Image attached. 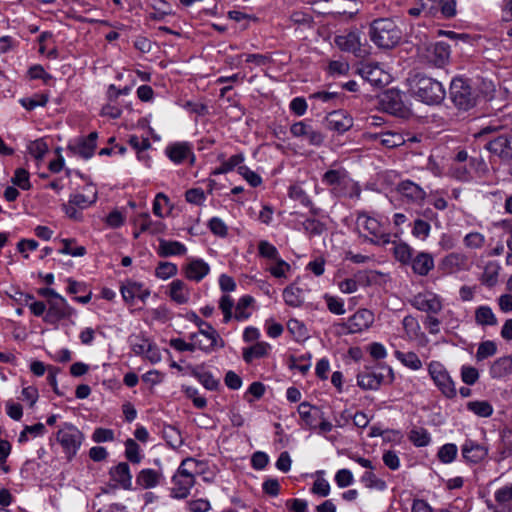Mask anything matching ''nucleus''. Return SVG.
<instances>
[{
  "label": "nucleus",
  "instance_id": "1",
  "mask_svg": "<svg viewBox=\"0 0 512 512\" xmlns=\"http://www.w3.org/2000/svg\"><path fill=\"white\" fill-rule=\"evenodd\" d=\"M410 91L417 100L427 105L440 104L446 95L441 82L421 73L415 74L410 79Z\"/></svg>",
  "mask_w": 512,
  "mask_h": 512
},
{
  "label": "nucleus",
  "instance_id": "2",
  "mask_svg": "<svg viewBox=\"0 0 512 512\" xmlns=\"http://www.w3.org/2000/svg\"><path fill=\"white\" fill-rule=\"evenodd\" d=\"M356 225L363 241L377 246H386L391 243V233L387 230V223L370 216L366 211L357 213Z\"/></svg>",
  "mask_w": 512,
  "mask_h": 512
},
{
  "label": "nucleus",
  "instance_id": "3",
  "mask_svg": "<svg viewBox=\"0 0 512 512\" xmlns=\"http://www.w3.org/2000/svg\"><path fill=\"white\" fill-rule=\"evenodd\" d=\"M258 255L264 260V269L273 278L287 280L291 277L293 269L290 263L284 260L277 247L267 240H260L257 245Z\"/></svg>",
  "mask_w": 512,
  "mask_h": 512
},
{
  "label": "nucleus",
  "instance_id": "4",
  "mask_svg": "<svg viewBox=\"0 0 512 512\" xmlns=\"http://www.w3.org/2000/svg\"><path fill=\"white\" fill-rule=\"evenodd\" d=\"M370 40L381 49H392L402 39V31L391 18H377L369 25Z\"/></svg>",
  "mask_w": 512,
  "mask_h": 512
},
{
  "label": "nucleus",
  "instance_id": "5",
  "mask_svg": "<svg viewBox=\"0 0 512 512\" xmlns=\"http://www.w3.org/2000/svg\"><path fill=\"white\" fill-rule=\"evenodd\" d=\"M449 97L458 110L469 111L476 106L479 94L472 79L458 75L451 80Z\"/></svg>",
  "mask_w": 512,
  "mask_h": 512
},
{
  "label": "nucleus",
  "instance_id": "6",
  "mask_svg": "<svg viewBox=\"0 0 512 512\" xmlns=\"http://www.w3.org/2000/svg\"><path fill=\"white\" fill-rule=\"evenodd\" d=\"M475 137L480 141H486L484 147L499 158L507 160L512 158V133H497L496 128L486 126L480 129Z\"/></svg>",
  "mask_w": 512,
  "mask_h": 512
},
{
  "label": "nucleus",
  "instance_id": "7",
  "mask_svg": "<svg viewBox=\"0 0 512 512\" xmlns=\"http://www.w3.org/2000/svg\"><path fill=\"white\" fill-rule=\"evenodd\" d=\"M198 462L193 458L184 459L172 477L170 496L174 499H185L195 484Z\"/></svg>",
  "mask_w": 512,
  "mask_h": 512
},
{
  "label": "nucleus",
  "instance_id": "8",
  "mask_svg": "<svg viewBox=\"0 0 512 512\" xmlns=\"http://www.w3.org/2000/svg\"><path fill=\"white\" fill-rule=\"evenodd\" d=\"M406 95L397 89H388L379 96L380 110L392 116L408 119L412 115L409 105L405 102Z\"/></svg>",
  "mask_w": 512,
  "mask_h": 512
},
{
  "label": "nucleus",
  "instance_id": "9",
  "mask_svg": "<svg viewBox=\"0 0 512 512\" xmlns=\"http://www.w3.org/2000/svg\"><path fill=\"white\" fill-rule=\"evenodd\" d=\"M399 200L403 205L422 208L428 199V193L424 188L411 179L400 180L395 187Z\"/></svg>",
  "mask_w": 512,
  "mask_h": 512
},
{
  "label": "nucleus",
  "instance_id": "10",
  "mask_svg": "<svg viewBox=\"0 0 512 512\" xmlns=\"http://www.w3.org/2000/svg\"><path fill=\"white\" fill-rule=\"evenodd\" d=\"M56 439L61 445L66 458L71 460L79 451L84 435L75 425L64 423L57 431Z\"/></svg>",
  "mask_w": 512,
  "mask_h": 512
},
{
  "label": "nucleus",
  "instance_id": "11",
  "mask_svg": "<svg viewBox=\"0 0 512 512\" xmlns=\"http://www.w3.org/2000/svg\"><path fill=\"white\" fill-rule=\"evenodd\" d=\"M428 373L435 386L448 399H453L457 395L455 383L445 366L439 361H431L428 364Z\"/></svg>",
  "mask_w": 512,
  "mask_h": 512
},
{
  "label": "nucleus",
  "instance_id": "12",
  "mask_svg": "<svg viewBox=\"0 0 512 512\" xmlns=\"http://www.w3.org/2000/svg\"><path fill=\"white\" fill-rule=\"evenodd\" d=\"M48 309L44 316V322L58 328L61 321L71 320L76 315V310L62 296L57 300L48 301Z\"/></svg>",
  "mask_w": 512,
  "mask_h": 512
},
{
  "label": "nucleus",
  "instance_id": "13",
  "mask_svg": "<svg viewBox=\"0 0 512 512\" xmlns=\"http://www.w3.org/2000/svg\"><path fill=\"white\" fill-rule=\"evenodd\" d=\"M181 272L186 280L199 283L211 273V266L201 257L187 256L181 265Z\"/></svg>",
  "mask_w": 512,
  "mask_h": 512
},
{
  "label": "nucleus",
  "instance_id": "14",
  "mask_svg": "<svg viewBox=\"0 0 512 512\" xmlns=\"http://www.w3.org/2000/svg\"><path fill=\"white\" fill-rule=\"evenodd\" d=\"M322 183L330 187V193L336 198L347 196L350 178L347 171L340 167L330 169L322 175Z\"/></svg>",
  "mask_w": 512,
  "mask_h": 512
},
{
  "label": "nucleus",
  "instance_id": "15",
  "mask_svg": "<svg viewBox=\"0 0 512 512\" xmlns=\"http://www.w3.org/2000/svg\"><path fill=\"white\" fill-rule=\"evenodd\" d=\"M489 449L483 444L471 438H466L461 445L463 462L468 465H477L488 456Z\"/></svg>",
  "mask_w": 512,
  "mask_h": 512
},
{
  "label": "nucleus",
  "instance_id": "16",
  "mask_svg": "<svg viewBox=\"0 0 512 512\" xmlns=\"http://www.w3.org/2000/svg\"><path fill=\"white\" fill-rule=\"evenodd\" d=\"M165 154L176 165L183 164L186 161L190 164L195 162L193 145L189 142L171 143L166 147Z\"/></svg>",
  "mask_w": 512,
  "mask_h": 512
},
{
  "label": "nucleus",
  "instance_id": "17",
  "mask_svg": "<svg viewBox=\"0 0 512 512\" xmlns=\"http://www.w3.org/2000/svg\"><path fill=\"white\" fill-rule=\"evenodd\" d=\"M374 313L369 309H359L352 316H350L345 327L349 334L361 333L369 329L374 323Z\"/></svg>",
  "mask_w": 512,
  "mask_h": 512
},
{
  "label": "nucleus",
  "instance_id": "18",
  "mask_svg": "<svg viewBox=\"0 0 512 512\" xmlns=\"http://www.w3.org/2000/svg\"><path fill=\"white\" fill-rule=\"evenodd\" d=\"M334 43L340 50L352 53L356 57H363L367 53V50L362 48L358 31L337 35Z\"/></svg>",
  "mask_w": 512,
  "mask_h": 512
},
{
  "label": "nucleus",
  "instance_id": "19",
  "mask_svg": "<svg viewBox=\"0 0 512 512\" xmlns=\"http://www.w3.org/2000/svg\"><path fill=\"white\" fill-rule=\"evenodd\" d=\"M166 294L177 305L192 302V288L182 279H174L167 285Z\"/></svg>",
  "mask_w": 512,
  "mask_h": 512
},
{
  "label": "nucleus",
  "instance_id": "20",
  "mask_svg": "<svg viewBox=\"0 0 512 512\" xmlns=\"http://www.w3.org/2000/svg\"><path fill=\"white\" fill-rule=\"evenodd\" d=\"M120 293L126 303L132 304L136 299L145 302L150 296V290L143 283L134 280H127L122 283Z\"/></svg>",
  "mask_w": 512,
  "mask_h": 512
},
{
  "label": "nucleus",
  "instance_id": "21",
  "mask_svg": "<svg viewBox=\"0 0 512 512\" xmlns=\"http://www.w3.org/2000/svg\"><path fill=\"white\" fill-rule=\"evenodd\" d=\"M97 137V133L92 132L87 137H82L70 142L68 149L72 154L87 160L94 154Z\"/></svg>",
  "mask_w": 512,
  "mask_h": 512
},
{
  "label": "nucleus",
  "instance_id": "22",
  "mask_svg": "<svg viewBox=\"0 0 512 512\" xmlns=\"http://www.w3.org/2000/svg\"><path fill=\"white\" fill-rule=\"evenodd\" d=\"M98 198V191L93 183H87L80 190H76L69 197L71 203L76 204L80 210H84L93 205Z\"/></svg>",
  "mask_w": 512,
  "mask_h": 512
},
{
  "label": "nucleus",
  "instance_id": "23",
  "mask_svg": "<svg viewBox=\"0 0 512 512\" xmlns=\"http://www.w3.org/2000/svg\"><path fill=\"white\" fill-rule=\"evenodd\" d=\"M187 319L201 329V334L207 337V342L218 348L224 347L225 343L223 339L210 323L202 320L195 312H189Z\"/></svg>",
  "mask_w": 512,
  "mask_h": 512
},
{
  "label": "nucleus",
  "instance_id": "24",
  "mask_svg": "<svg viewBox=\"0 0 512 512\" xmlns=\"http://www.w3.org/2000/svg\"><path fill=\"white\" fill-rule=\"evenodd\" d=\"M325 122L330 130L340 134L349 130L353 125V119L342 109L328 112L325 117Z\"/></svg>",
  "mask_w": 512,
  "mask_h": 512
},
{
  "label": "nucleus",
  "instance_id": "25",
  "mask_svg": "<svg viewBox=\"0 0 512 512\" xmlns=\"http://www.w3.org/2000/svg\"><path fill=\"white\" fill-rule=\"evenodd\" d=\"M188 337L190 340L189 342H187L181 338L171 339L170 346L179 352H185V351L193 352L195 350H201L205 353H210L216 349H219L218 347H216L210 343L206 344V345L204 343H201L197 339V336H191V334H189Z\"/></svg>",
  "mask_w": 512,
  "mask_h": 512
},
{
  "label": "nucleus",
  "instance_id": "26",
  "mask_svg": "<svg viewBox=\"0 0 512 512\" xmlns=\"http://www.w3.org/2000/svg\"><path fill=\"white\" fill-rule=\"evenodd\" d=\"M409 266L414 274L422 277L427 276L435 267L434 257L429 252L418 251Z\"/></svg>",
  "mask_w": 512,
  "mask_h": 512
},
{
  "label": "nucleus",
  "instance_id": "27",
  "mask_svg": "<svg viewBox=\"0 0 512 512\" xmlns=\"http://www.w3.org/2000/svg\"><path fill=\"white\" fill-rule=\"evenodd\" d=\"M357 72L365 82L370 83L372 86L379 87L384 84L383 76L385 74L378 63H361L357 68Z\"/></svg>",
  "mask_w": 512,
  "mask_h": 512
},
{
  "label": "nucleus",
  "instance_id": "28",
  "mask_svg": "<svg viewBox=\"0 0 512 512\" xmlns=\"http://www.w3.org/2000/svg\"><path fill=\"white\" fill-rule=\"evenodd\" d=\"M413 306L428 315L438 314L442 310L441 299L435 294H418L414 298Z\"/></svg>",
  "mask_w": 512,
  "mask_h": 512
},
{
  "label": "nucleus",
  "instance_id": "29",
  "mask_svg": "<svg viewBox=\"0 0 512 512\" xmlns=\"http://www.w3.org/2000/svg\"><path fill=\"white\" fill-rule=\"evenodd\" d=\"M307 291L305 285L295 281L283 290L284 302L289 306L298 307L305 301Z\"/></svg>",
  "mask_w": 512,
  "mask_h": 512
},
{
  "label": "nucleus",
  "instance_id": "30",
  "mask_svg": "<svg viewBox=\"0 0 512 512\" xmlns=\"http://www.w3.org/2000/svg\"><path fill=\"white\" fill-rule=\"evenodd\" d=\"M467 262L468 259L464 254L453 252L442 259L439 268L444 274H453L466 269Z\"/></svg>",
  "mask_w": 512,
  "mask_h": 512
},
{
  "label": "nucleus",
  "instance_id": "31",
  "mask_svg": "<svg viewBox=\"0 0 512 512\" xmlns=\"http://www.w3.org/2000/svg\"><path fill=\"white\" fill-rule=\"evenodd\" d=\"M383 381V373L376 369H365L357 375V384L364 390H377Z\"/></svg>",
  "mask_w": 512,
  "mask_h": 512
},
{
  "label": "nucleus",
  "instance_id": "32",
  "mask_svg": "<svg viewBox=\"0 0 512 512\" xmlns=\"http://www.w3.org/2000/svg\"><path fill=\"white\" fill-rule=\"evenodd\" d=\"M272 350V346L266 341H258L249 347L242 349V358L245 363L250 364L256 359L267 357Z\"/></svg>",
  "mask_w": 512,
  "mask_h": 512
},
{
  "label": "nucleus",
  "instance_id": "33",
  "mask_svg": "<svg viewBox=\"0 0 512 512\" xmlns=\"http://www.w3.org/2000/svg\"><path fill=\"white\" fill-rule=\"evenodd\" d=\"M188 248L180 241L159 239L157 253L161 257H174L186 255Z\"/></svg>",
  "mask_w": 512,
  "mask_h": 512
},
{
  "label": "nucleus",
  "instance_id": "34",
  "mask_svg": "<svg viewBox=\"0 0 512 512\" xmlns=\"http://www.w3.org/2000/svg\"><path fill=\"white\" fill-rule=\"evenodd\" d=\"M162 479L163 473L160 470L146 468L138 473L136 483L143 489H151L158 486Z\"/></svg>",
  "mask_w": 512,
  "mask_h": 512
},
{
  "label": "nucleus",
  "instance_id": "35",
  "mask_svg": "<svg viewBox=\"0 0 512 512\" xmlns=\"http://www.w3.org/2000/svg\"><path fill=\"white\" fill-rule=\"evenodd\" d=\"M512 374V355L497 358L489 369L492 379H502Z\"/></svg>",
  "mask_w": 512,
  "mask_h": 512
},
{
  "label": "nucleus",
  "instance_id": "36",
  "mask_svg": "<svg viewBox=\"0 0 512 512\" xmlns=\"http://www.w3.org/2000/svg\"><path fill=\"white\" fill-rule=\"evenodd\" d=\"M298 413L304 425L313 429L317 428L320 417V410L307 402H303L298 407Z\"/></svg>",
  "mask_w": 512,
  "mask_h": 512
},
{
  "label": "nucleus",
  "instance_id": "37",
  "mask_svg": "<svg viewBox=\"0 0 512 512\" xmlns=\"http://www.w3.org/2000/svg\"><path fill=\"white\" fill-rule=\"evenodd\" d=\"M112 479L124 489H130L132 485V475L129 465L121 462L111 469Z\"/></svg>",
  "mask_w": 512,
  "mask_h": 512
},
{
  "label": "nucleus",
  "instance_id": "38",
  "mask_svg": "<svg viewBox=\"0 0 512 512\" xmlns=\"http://www.w3.org/2000/svg\"><path fill=\"white\" fill-rule=\"evenodd\" d=\"M451 53L450 45L444 41H437L431 50V60L437 67H443L449 60Z\"/></svg>",
  "mask_w": 512,
  "mask_h": 512
},
{
  "label": "nucleus",
  "instance_id": "39",
  "mask_svg": "<svg viewBox=\"0 0 512 512\" xmlns=\"http://www.w3.org/2000/svg\"><path fill=\"white\" fill-rule=\"evenodd\" d=\"M475 322L482 327L498 325V319L492 308L488 305H480L476 308Z\"/></svg>",
  "mask_w": 512,
  "mask_h": 512
},
{
  "label": "nucleus",
  "instance_id": "40",
  "mask_svg": "<svg viewBox=\"0 0 512 512\" xmlns=\"http://www.w3.org/2000/svg\"><path fill=\"white\" fill-rule=\"evenodd\" d=\"M28 154L37 162H42L49 151V144L46 138H39L29 141L26 146Z\"/></svg>",
  "mask_w": 512,
  "mask_h": 512
},
{
  "label": "nucleus",
  "instance_id": "41",
  "mask_svg": "<svg viewBox=\"0 0 512 512\" xmlns=\"http://www.w3.org/2000/svg\"><path fill=\"white\" fill-rule=\"evenodd\" d=\"M408 440L417 448L427 447L432 442L430 432L424 427H413L408 433Z\"/></svg>",
  "mask_w": 512,
  "mask_h": 512
},
{
  "label": "nucleus",
  "instance_id": "42",
  "mask_svg": "<svg viewBox=\"0 0 512 512\" xmlns=\"http://www.w3.org/2000/svg\"><path fill=\"white\" fill-rule=\"evenodd\" d=\"M254 298L250 295H244L239 298L235 305V312L233 318L237 321H245L252 315L251 306L254 303Z\"/></svg>",
  "mask_w": 512,
  "mask_h": 512
},
{
  "label": "nucleus",
  "instance_id": "43",
  "mask_svg": "<svg viewBox=\"0 0 512 512\" xmlns=\"http://www.w3.org/2000/svg\"><path fill=\"white\" fill-rule=\"evenodd\" d=\"M395 358L405 367L412 371H417L422 368V361L419 356L413 352H402L400 350L394 351Z\"/></svg>",
  "mask_w": 512,
  "mask_h": 512
},
{
  "label": "nucleus",
  "instance_id": "44",
  "mask_svg": "<svg viewBox=\"0 0 512 512\" xmlns=\"http://www.w3.org/2000/svg\"><path fill=\"white\" fill-rule=\"evenodd\" d=\"M466 409L480 418H489L493 415L494 408L487 400H474L466 404Z\"/></svg>",
  "mask_w": 512,
  "mask_h": 512
},
{
  "label": "nucleus",
  "instance_id": "45",
  "mask_svg": "<svg viewBox=\"0 0 512 512\" xmlns=\"http://www.w3.org/2000/svg\"><path fill=\"white\" fill-rule=\"evenodd\" d=\"M374 470H366L360 476L359 481L363 484L365 488L375 489L377 491H385L387 489V483L385 480L379 478L374 472Z\"/></svg>",
  "mask_w": 512,
  "mask_h": 512
},
{
  "label": "nucleus",
  "instance_id": "46",
  "mask_svg": "<svg viewBox=\"0 0 512 512\" xmlns=\"http://www.w3.org/2000/svg\"><path fill=\"white\" fill-rule=\"evenodd\" d=\"M173 205L164 193H158L153 201V213L159 218H165L170 215Z\"/></svg>",
  "mask_w": 512,
  "mask_h": 512
},
{
  "label": "nucleus",
  "instance_id": "47",
  "mask_svg": "<svg viewBox=\"0 0 512 512\" xmlns=\"http://www.w3.org/2000/svg\"><path fill=\"white\" fill-rule=\"evenodd\" d=\"M415 250L406 242L395 243L393 247L394 258L402 265H409L415 255Z\"/></svg>",
  "mask_w": 512,
  "mask_h": 512
},
{
  "label": "nucleus",
  "instance_id": "48",
  "mask_svg": "<svg viewBox=\"0 0 512 512\" xmlns=\"http://www.w3.org/2000/svg\"><path fill=\"white\" fill-rule=\"evenodd\" d=\"M290 131L295 137H302L303 139L307 140L311 144L317 143V139H318L317 134L312 129V127L304 121H300V122L293 124L291 126Z\"/></svg>",
  "mask_w": 512,
  "mask_h": 512
},
{
  "label": "nucleus",
  "instance_id": "49",
  "mask_svg": "<svg viewBox=\"0 0 512 512\" xmlns=\"http://www.w3.org/2000/svg\"><path fill=\"white\" fill-rule=\"evenodd\" d=\"M46 433V428L43 423H36L34 425H26L18 436V443L24 444L31 439L43 436Z\"/></svg>",
  "mask_w": 512,
  "mask_h": 512
},
{
  "label": "nucleus",
  "instance_id": "50",
  "mask_svg": "<svg viewBox=\"0 0 512 512\" xmlns=\"http://www.w3.org/2000/svg\"><path fill=\"white\" fill-rule=\"evenodd\" d=\"M193 375L207 390L215 391L220 385L219 379L204 368H197Z\"/></svg>",
  "mask_w": 512,
  "mask_h": 512
},
{
  "label": "nucleus",
  "instance_id": "51",
  "mask_svg": "<svg viewBox=\"0 0 512 512\" xmlns=\"http://www.w3.org/2000/svg\"><path fill=\"white\" fill-rule=\"evenodd\" d=\"M472 84L476 88L479 98L482 97L487 100L494 97L495 85L492 80L478 77L475 81L472 80Z\"/></svg>",
  "mask_w": 512,
  "mask_h": 512
},
{
  "label": "nucleus",
  "instance_id": "52",
  "mask_svg": "<svg viewBox=\"0 0 512 512\" xmlns=\"http://www.w3.org/2000/svg\"><path fill=\"white\" fill-rule=\"evenodd\" d=\"M177 273V265L168 261L159 262L154 271L155 277L162 281L175 277Z\"/></svg>",
  "mask_w": 512,
  "mask_h": 512
},
{
  "label": "nucleus",
  "instance_id": "53",
  "mask_svg": "<svg viewBox=\"0 0 512 512\" xmlns=\"http://www.w3.org/2000/svg\"><path fill=\"white\" fill-rule=\"evenodd\" d=\"M458 455V447L455 443H446L442 445L437 452L438 460L443 464L454 462Z\"/></svg>",
  "mask_w": 512,
  "mask_h": 512
},
{
  "label": "nucleus",
  "instance_id": "54",
  "mask_svg": "<svg viewBox=\"0 0 512 512\" xmlns=\"http://www.w3.org/2000/svg\"><path fill=\"white\" fill-rule=\"evenodd\" d=\"M125 457L134 464H139L143 459L142 449L133 439H127L124 443Z\"/></svg>",
  "mask_w": 512,
  "mask_h": 512
},
{
  "label": "nucleus",
  "instance_id": "55",
  "mask_svg": "<svg viewBox=\"0 0 512 512\" xmlns=\"http://www.w3.org/2000/svg\"><path fill=\"white\" fill-rule=\"evenodd\" d=\"M500 267L498 264L489 262L482 273L481 283L487 287H493L498 281Z\"/></svg>",
  "mask_w": 512,
  "mask_h": 512
},
{
  "label": "nucleus",
  "instance_id": "56",
  "mask_svg": "<svg viewBox=\"0 0 512 512\" xmlns=\"http://www.w3.org/2000/svg\"><path fill=\"white\" fill-rule=\"evenodd\" d=\"M244 160L245 156L243 153L232 155L230 158L221 163V165L215 170L214 174H226L235 168L238 169L239 166L243 165Z\"/></svg>",
  "mask_w": 512,
  "mask_h": 512
},
{
  "label": "nucleus",
  "instance_id": "57",
  "mask_svg": "<svg viewBox=\"0 0 512 512\" xmlns=\"http://www.w3.org/2000/svg\"><path fill=\"white\" fill-rule=\"evenodd\" d=\"M287 330L298 342L304 341L308 338V330L306 326L297 319H290L287 322Z\"/></svg>",
  "mask_w": 512,
  "mask_h": 512
},
{
  "label": "nucleus",
  "instance_id": "58",
  "mask_svg": "<svg viewBox=\"0 0 512 512\" xmlns=\"http://www.w3.org/2000/svg\"><path fill=\"white\" fill-rule=\"evenodd\" d=\"M322 298L325 300L327 309L332 314L343 315L346 312L344 300L341 297L325 293Z\"/></svg>",
  "mask_w": 512,
  "mask_h": 512
},
{
  "label": "nucleus",
  "instance_id": "59",
  "mask_svg": "<svg viewBox=\"0 0 512 512\" xmlns=\"http://www.w3.org/2000/svg\"><path fill=\"white\" fill-rule=\"evenodd\" d=\"M48 102V96L46 94L37 93L30 97H24L19 99V103L26 110H34L37 107H44Z\"/></svg>",
  "mask_w": 512,
  "mask_h": 512
},
{
  "label": "nucleus",
  "instance_id": "60",
  "mask_svg": "<svg viewBox=\"0 0 512 512\" xmlns=\"http://www.w3.org/2000/svg\"><path fill=\"white\" fill-rule=\"evenodd\" d=\"M25 305L34 316L42 317V320L44 321V316L48 309L47 302L35 300L33 295L27 294L25 296Z\"/></svg>",
  "mask_w": 512,
  "mask_h": 512
},
{
  "label": "nucleus",
  "instance_id": "61",
  "mask_svg": "<svg viewBox=\"0 0 512 512\" xmlns=\"http://www.w3.org/2000/svg\"><path fill=\"white\" fill-rule=\"evenodd\" d=\"M219 308L223 313V322L229 323L234 316L235 303L229 294H223L219 299Z\"/></svg>",
  "mask_w": 512,
  "mask_h": 512
},
{
  "label": "nucleus",
  "instance_id": "62",
  "mask_svg": "<svg viewBox=\"0 0 512 512\" xmlns=\"http://www.w3.org/2000/svg\"><path fill=\"white\" fill-rule=\"evenodd\" d=\"M431 233V225L424 219L416 218L413 222L411 234L420 240H426Z\"/></svg>",
  "mask_w": 512,
  "mask_h": 512
},
{
  "label": "nucleus",
  "instance_id": "63",
  "mask_svg": "<svg viewBox=\"0 0 512 512\" xmlns=\"http://www.w3.org/2000/svg\"><path fill=\"white\" fill-rule=\"evenodd\" d=\"M497 352V345L492 340H485L482 341L477 349L476 352V360L477 361H483L489 357H492Z\"/></svg>",
  "mask_w": 512,
  "mask_h": 512
},
{
  "label": "nucleus",
  "instance_id": "64",
  "mask_svg": "<svg viewBox=\"0 0 512 512\" xmlns=\"http://www.w3.org/2000/svg\"><path fill=\"white\" fill-rule=\"evenodd\" d=\"M494 498L500 506H512V483L497 489Z\"/></svg>",
  "mask_w": 512,
  "mask_h": 512
}]
</instances>
